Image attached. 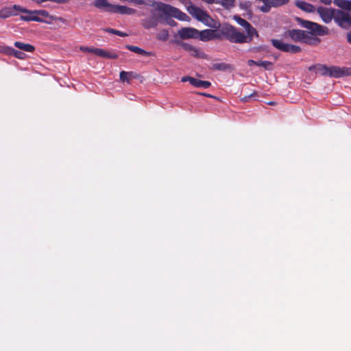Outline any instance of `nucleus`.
Segmentation results:
<instances>
[{
  "instance_id": "4c0bfd02",
  "label": "nucleus",
  "mask_w": 351,
  "mask_h": 351,
  "mask_svg": "<svg viewBox=\"0 0 351 351\" xmlns=\"http://www.w3.org/2000/svg\"><path fill=\"white\" fill-rule=\"evenodd\" d=\"M104 32H108V33H110V34H114L115 35V33H116V30L115 29H112V28H105L103 29Z\"/></svg>"
},
{
  "instance_id": "6ab92c4d",
  "label": "nucleus",
  "mask_w": 351,
  "mask_h": 351,
  "mask_svg": "<svg viewBox=\"0 0 351 351\" xmlns=\"http://www.w3.org/2000/svg\"><path fill=\"white\" fill-rule=\"evenodd\" d=\"M20 19L24 21H36L40 23H45L50 24L51 21H47L43 18L39 17L38 16H36L35 14H25L24 15H21Z\"/></svg>"
},
{
  "instance_id": "423d86ee",
  "label": "nucleus",
  "mask_w": 351,
  "mask_h": 351,
  "mask_svg": "<svg viewBox=\"0 0 351 351\" xmlns=\"http://www.w3.org/2000/svg\"><path fill=\"white\" fill-rule=\"evenodd\" d=\"M272 45L277 49L291 53H298L301 51V47L298 45L283 43L278 39H272L271 40Z\"/></svg>"
},
{
  "instance_id": "dca6fc26",
  "label": "nucleus",
  "mask_w": 351,
  "mask_h": 351,
  "mask_svg": "<svg viewBox=\"0 0 351 351\" xmlns=\"http://www.w3.org/2000/svg\"><path fill=\"white\" fill-rule=\"evenodd\" d=\"M152 16L145 18L141 21V25L145 29L155 28L158 24V17L155 15L153 10L151 12Z\"/></svg>"
},
{
  "instance_id": "c85d7f7f",
  "label": "nucleus",
  "mask_w": 351,
  "mask_h": 351,
  "mask_svg": "<svg viewBox=\"0 0 351 351\" xmlns=\"http://www.w3.org/2000/svg\"><path fill=\"white\" fill-rule=\"evenodd\" d=\"M257 66H261V67L264 68L265 70L270 71L273 68V63L271 62H269V61L259 60V61H258Z\"/></svg>"
},
{
  "instance_id": "c9c22d12",
  "label": "nucleus",
  "mask_w": 351,
  "mask_h": 351,
  "mask_svg": "<svg viewBox=\"0 0 351 351\" xmlns=\"http://www.w3.org/2000/svg\"><path fill=\"white\" fill-rule=\"evenodd\" d=\"M136 12V11L135 9H133L132 8H129L127 6L125 14L132 15V14H134Z\"/></svg>"
},
{
  "instance_id": "ddd939ff",
  "label": "nucleus",
  "mask_w": 351,
  "mask_h": 351,
  "mask_svg": "<svg viewBox=\"0 0 351 351\" xmlns=\"http://www.w3.org/2000/svg\"><path fill=\"white\" fill-rule=\"evenodd\" d=\"M198 38L202 41L206 42L215 38H221V36L215 30L208 29L201 32L198 31Z\"/></svg>"
},
{
  "instance_id": "0eeeda50",
  "label": "nucleus",
  "mask_w": 351,
  "mask_h": 351,
  "mask_svg": "<svg viewBox=\"0 0 351 351\" xmlns=\"http://www.w3.org/2000/svg\"><path fill=\"white\" fill-rule=\"evenodd\" d=\"M306 34L304 30L298 29H292L285 33V36L289 38L294 42H301L308 45H311V42L306 39Z\"/></svg>"
},
{
  "instance_id": "9b49d317",
  "label": "nucleus",
  "mask_w": 351,
  "mask_h": 351,
  "mask_svg": "<svg viewBox=\"0 0 351 351\" xmlns=\"http://www.w3.org/2000/svg\"><path fill=\"white\" fill-rule=\"evenodd\" d=\"M337 11V10L336 9H328L324 7H319L317 8V12L326 23H329L332 19L335 21V14Z\"/></svg>"
},
{
  "instance_id": "c756f323",
  "label": "nucleus",
  "mask_w": 351,
  "mask_h": 351,
  "mask_svg": "<svg viewBox=\"0 0 351 351\" xmlns=\"http://www.w3.org/2000/svg\"><path fill=\"white\" fill-rule=\"evenodd\" d=\"M234 19L239 25L244 28L250 27V23L248 21L239 16H235Z\"/></svg>"
},
{
  "instance_id": "ea45409f",
  "label": "nucleus",
  "mask_w": 351,
  "mask_h": 351,
  "mask_svg": "<svg viewBox=\"0 0 351 351\" xmlns=\"http://www.w3.org/2000/svg\"><path fill=\"white\" fill-rule=\"evenodd\" d=\"M257 64H258V61H255L254 60H249L247 61V65L250 66H254V65L257 66Z\"/></svg>"
},
{
  "instance_id": "cd10ccee",
  "label": "nucleus",
  "mask_w": 351,
  "mask_h": 351,
  "mask_svg": "<svg viewBox=\"0 0 351 351\" xmlns=\"http://www.w3.org/2000/svg\"><path fill=\"white\" fill-rule=\"evenodd\" d=\"M127 6L120 5H113L111 13H118L121 14H125Z\"/></svg>"
},
{
  "instance_id": "f8f14e48",
  "label": "nucleus",
  "mask_w": 351,
  "mask_h": 351,
  "mask_svg": "<svg viewBox=\"0 0 351 351\" xmlns=\"http://www.w3.org/2000/svg\"><path fill=\"white\" fill-rule=\"evenodd\" d=\"M289 0H266L265 4L261 5L259 9L264 13H267L271 8H278L289 3Z\"/></svg>"
},
{
  "instance_id": "6e6552de",
  "label": "nucleus",
  "mask_w": 351,
  "mask_h": 351,
  "mask_svg": "<svg viewBox=\"0 0 351 351\" xmlns=\"http://www.w3.org/2000/svg\"><path fill=\"white\" fill-rule=\"evenodd\" d=\"M335 23L343 29L351 27V14L337 10L335 14Z\"/></svg>"
},
{
  "instance_id": "5701e85b",
  "label": "nucleus",
  "mask_w": 351,
  "mask_h": 351,
  "mask_svg": "<svg viewBox=\"0 0 351 351\" xmlns=\"http://www.w3.org/2000/svg\"><path fill=\"white\" fill-rule=\"evenodd\" d=\"M191 85L197 88H208L211 86V83L208 81H203L197 78L191 79Z\"/></svg>"
},
{
  "instance_id": "1a4fd4ad",
  "label": "nucleus",
  "mask_w": 351,
  "mask_h": 351,
  "mask_svg": "<svg viewBox=\"0 0 351 351\" xmlns=\"http://www.w3.org/2000/svg\"><path fill=\"white\" fill-rule=\"evenodd\" d=\"M26 8H23L19 5H14L13 6L4 7L0 10V18L7 19L10 16L18 15L19 12L25 14Z\"/></svg>"
},
{
  "instance_id": "b1692460",
  "label": "nucleus",
  "mask_w": 351,
  "mask_h": 351,
  "mask_svg": "<svg viewBox=\"0 0 351 351\" xmlns=\"http://www.w3.org/2000/svg\"><path fill=\"white\" fill-rule=\"evenodd\" d=\"M14 45L16 48L23 51L32 52L35 49V47L33 45L30 44L23 43L19 41L15 42Z\"/></svg>"
},
{
  "instance_id": "37998d69",
  "label": "nucleus",
  "mask_w": 351,
  "mask_h": 351,
  "mask_svg": "<svg viewBox=\"0 0 351 351\" xmlns=\"http://www.w3.org/2000/svg\"><path fill=\"white\" fill-rule=\"evenodd\" d=\"M320 2L325 5H330L332 3V0H319Z\"/></svg>"
},
{
  "instance_id": "20e7f679",
  "label": "nucleus",
  "mask_w": 351,
  "mask_h": 351,
  "mask_svg": "<svg viewBox=\"0 0 351 351\" xmlns=\"http://www.w3.org/2000/svg\"><path fill=\"white\" fill-rule=\"evenodd\" d=\"M219 34L231 43H244L248 42L247 37L231 25L227 24L221 27Z\"/></svg>"
},
{
  "instance_id": "2eb2a0df",
  "label": "nucleus",
  "mask_w": 351,
  "mask_h": 351,
  "mask_svg": "<svg viewBox=\"0 0 351 351\" xmlns=\"http://www.w3.org/2000/svg\"><path fill=\"white\" fill-rule=\"evenodd\" d=\"M178 34L182 39L198 38V30L193 27H182Z\"/></svg>"
},
{
  "instance_id": "4be33fe9",
  "label": "nucleus",
  "mask_w": 351,
  "mask_h": 351,
  "mask_svg": "<svg viewBox=\"0 0 351 351\" xmlns=\"http://www.w3.org/2000/svg\"><path fill=\"white\" fill-rule=\"evenodd\" d=\"M125 48L128 49V50H130L135 53L139 54V55L147 56H150L152 55L151 52L147 51L137 46L128 45L125 46Z\"/></svg>"
},
{
  "instance_id": "49530a36",
  "label": "nucleus",
  "mask_w": 351,
  "mask_h": 351,
  "mask_svg": "<svg viewBox=\"0 0 351 351\" xmlns=\"http://www.w3.org/2000/svg\"><path fill=\"white\" fill-rule=\"evenodd\" d=\"M180 1H181L182 3H183L185 0H179Z\"/></svg>"
},
{
  "instance_id": "e433bc0d",
  "label": "nucleus",
  "mask_w": 351,
  "mask_h": 351,
  "mask_svg": "<svg viewBox=\"0 0 351 351\" xmlns=\"http://www.w3.org/2000/svg\"><path fill=\"white\" fill-rule=\"evenodd\" d=\"M191 79H194V77H190V76H184V77H182L181 81L183 82H189V83L191 84Z\"/></svg>"
},
{
  "instance_id": "a211bd4d",
  "label": "nucleus",
  "mask_w": 351,
  "mask_h": 351,
  "mask_svg": "<svg viewBox=\"0 0 351 351\" xmlns=\"http://www.w3.org/2000/svg\"><path fill=\"white\" fill-rule=\"evenodd\" d=\"M97 56L99 57H102L106 59H117L119 56L118 54L113 50L107 51L104 49L98 48Z\"/></svg>"
},
{
  "instance_id": "bb28decb",
  "label": "nucleus",
  "mask_w": 351,
  "mask_h": 351,
  "mask_svg": "<svg viewBox=\"0 0 351 351\" xmlns=\"http://www.w3.org/2000/svg\"><path fill=\"white\" fill-rule=\"evenodd\" d=\"M245 30L247 32V34L246 36L247 37V40H248L247 43H249L252 40V37L254 36H258V32H257L256 29L254 27H253L251 25H250V27H245Z\"/></svg>"
},
{
  "instance_id": "7ed1b4c3",
  "label": "nucleus",
  "mask_w": 351,
  "mask_h": 351,
  "mask_svg": "<svg viewBox=\"0 0 351 351\" xmlns=\"http://www.w3.org/2000/svg\"><path fill=\"white\" fill-rule=\"evenodd\" d=\"M148 5L154 6L156 11H158L160 14L159 16L160 18H162L163 16H173L180 21H190L189 16L180 11L179 9L173 7L170 5L162 3H155L153 2L152 4H147Z\"/></svg>"
},
{
  "instance_id": "de8ad7c7",
  "label": "nucleus",
  "mask_w": 351,
  "mask_h": 351,
  "mask_svg": "<svg viewBox=\"0 0 351 351\" xmlns=\"http://www.w3.org/2000/svg\"><path fill=\"white\" fill-rule=\"evenodd\" d=\"M144 15V14H138V16Z\"/></svg>"
},
{
  "instance_id": "f704fd0d",
  "label": "nucleus",
  "mask_w": 351,
  "mask_h": 351,
  "mask_svg": "<svg viewBox=\"0 0 351 351\" xmlns=\"http://www.w3.org/2000/svg\"><path fill=\"white\" fill-rule=\"evenodd\" d=\"M254 95H256V93L255 91H254L252 93H251L250 95H247V96H244L243 97H241V101H243V102H246L247 101V100L254 97Z\"/></svg>"
},
{
  "instance_id": "a878e982",
  "label": "nucleus",
  "mask_w": 351,
  "mask_h": 351,
  "mask_svg": "<svg viewBox=\"0 0 351 351\" xmlns=\"http://www.w3.org/2000/svg\"><path fill=\"white\" fill-rule=\"evenodd\" d=\"M232 68L230 64L221 62V63H214L212 65V69L216 71H226Z\"/></svg>"
},
{
  "instance_id": "393cba45",
  "label": "nucleus",
  "mask_w": 351,
  "mask_h": 351,
  "mask_svg": "<svg viewBox=\"0 0 351 351\" xmlns=\"http://www.w3.org/2000/svg\"><path fill=\"white\" fill-rule=\"evenodd\" d=\"M334 3L343 10L351 11V0H334Z\"/></svg>"
},
{
  "instance_id": "2f4dec72",
  "label": "nucleus",
  "mask_w": 351,
  "mask_h": 351,
  "mask_svg": "<svg viewBox=\"0 0 351 351\" xmlns=\"http://www.w3.org/2000/svg\"><path fill=\"white\" fill-rule=\"evenodd\" d=\"M80 49L82 51L91 53H93L97 56V51L98 50V48L82 46L80 47Z\"/></svg>"
},
{
  "instance_id": "4468645a",
  "label": "nucleus",
  "mask_w": 351,
  "mask_h": 351,
  "mask_svg": "<svg viewBox=\"0 0 351 351\" xmlns=\"http://www.w3.org/2000/svg\"><path fill=\"white\" fill-rule=\"evenodd\" d=\"M26 11L25 14H35L36 16H38L39 17L42 18H48L51 21H59L60 22L64 23L65 20L62 17H58L55 16H51L49 14V13L45 10H31L26 9Z\"/></svg>"
},
{
  "instance_id": "f03ea898",
  "label": "nucleus",
  "mask_w": 351,
  "mask_h": 351,
  "mask_svg": "<svg viewBox=\"0 0 351 351\" xmlns=\"http://www.w3.org/2000/svg\"><path fill=\"white\" fill-rule=\"evenodd\" d=\"M309 70L315 71L322 76L340 78L344 76L351 75V68L339 67L337 66H327L325 64H316L309 67Z\"/></svg>"
},
{
  "instance_id": "39448f33",
  "label": "nucleus",
  "mask_w": 351,
  "mask_h": 351,
  "mask_svg": "<svg viewBox=\"0 0 351 351\" xmlns=\"http://www.w3.org/2000/svg\"><path fill=\"white\" fill-rule=\"evenodd\" d=\"M188 12L197 21H201L204 25L210 27H214V20L209 14L202 9L197 8L192 4L187 7Z\"/></svg>"
},
{
  "instance_id": "72a5a7b5",
  "label": "nucleus",
  "mask_w": 351,
  "mask_h": 351,
  "mask_svg": "<svg viewBox=\"0 0 351 351\" xmlns=\"http://www.w3.org/2000/svg\"><path fill=\"white\" fill-rule=\"evenodd\" d=\"M129 73L126 72V71H122L120 72V79L121 80H122L123 82L125 81V80H128V75Z\"/></svg>"
},
{
  "instance_id": "9d476101",
  "label": "nucleus",
  "mask_w": 351,
  "mask_h": 351,
  "mask_svg": "<svg viewBox=\"0 0 351 351\" xmlns=\"http://www.w3.org/2000/svg\"><path fill=\"white\" fill-rule=\"evenodd\" d=\"M177 43L185 51H188L191 56L199 58H205L206 54L200 50V49L194 47L187 43L178 41Z\"/></svg>"
},
{
  "instance_id": "f257e3e1",
  "label": "nucleus",
  "mask_w": 351,
  "mask_h": 351,
  "mask_svg": "<svg viewBox=\"0 0 351 351\" xmlns=\"http://www.w3.org/2000/svg\"><path fill=\"white\" fill-rule=\"evenodd\" d=\"M296 21L300 27L306 29V31L304 30V32L306 34V39L311 42V45L314 44L315 42H320V40L317 36H325L328 33V27L318 23L299 17L296 18Z\"/></svg>"
},
{
  "instance_id": "a18cd8bd",
  "label": "nucleus",
  "mask_w": 351,
  "mask_h": 351,
  "mask_svg": "<svg viewBox=\"0 0 351 351\" xmlns=\"http://www.w3.org/2000/svg\"><path fill=\"white\" fill-rule=\"evenodd\" d=\"M202 95H204L205 97H211V98H215V97L213 96L212 95L210 94H208V93H200Z\"/></svg>"
},
{
  "instance_id": "79ce46f5",
  "label": "nucleus",
  "mask_w": 351,
  "mask_h": 351,
  "mask_svg": "<svg viewBox=\"0 0 351 351\" xmlns=\"http://www.w3.org/2000/svg\"><path fill=\"white\" fill-rule=\"evenodd\" d=\"M347 41L351 44V32H349L346 34Z\"/></svg>"
},
{
  "instance_id": "58836bf2",
  "label": "nucleus",
  "mask_w": 351,
  "mask_h": 351,
  "mask_svg": "<svg viewBox=\"0 0 351 351\" xmlns=\"http://www.w3.org/2000/svg\"><path fill=\"white\" fill-rule=\"evenodd\" d=\"M115 35L119 36L121 37H125L128 36V34L121 32L119 30H116Z\"/></svg>"
},
{
  "instance_id": "7c9ffc66",
  "label": "nucleus",
  "mask_w": 351,
  "mask_h": 351,
  "mask_svg": "<svg viewBox=\"0 0 351 351\" xmlns=\"http://www.w3.org/2000/svg\"><path fill=\"white\" fill-rule=\"evenodd\" d=\"M169 34L167 29H163L157 34V38L160 40L165 41L169 38Z\"/></svg>"
},
{
  "instance_id": "f3484780",
  "label": "nucleus",
  "mask_w": 351,
  "mask_h": 351,
  "mask_svg": "<svg viewBox=\"0 0 351 351\" xmlns=\"http://www.w3.org/2000/svg\"><path fill=\"white\" fill-rule=\"evenodd\" d=\"M93 5L98 9L108 12H111L113 5V4L110 3L107 0H95Z\"/></svg>"
},
{
  "instance_id": "473e14b6",
  "label": "nucleus",
  "mask_w": 351,
  "mask_h": 351,
  "mask_svg": "<svg viewBox=\"0 0 351 351\" xmlns=\"http://www.w3.org/2000/svg\"><path fill=\"white\" fill-rule=\"evenodd\" d=\"M234 2V0H221V4L226 7L232 6Z\"/></svg>"
},
{
  "instance_id": "a19ab883",
  "label": "nucleus",
  "mask_w": 351,
  "mask_h": 351,
  "mask_svg": "<svg viewBox=\"0 0 351 351\" xmlns=\"http://www.w3.org/2000/svg\"><path fill=\"white\" fill-rule=\"evenodd\" d=\"M49 1L57 3H66L69 1V0H49Z\"/></svg>"
},
{
  "instance_id": "412c9836",
  "label": "nucleus",
  "mask_w": 351,
  "mask_h": 351,
  "mask_svg": "<svg viewBox=\"0 0 351 351\" xmlns=\"http://www.w3.org/2000/svg\"><path fill=\"white\" fill-rule=\"evenodd\" d=\"M295 5L300 9L307 12H313L315 10V7L313 5L304 1H297Z\"/></svg>"
},
{
  "instance_id": "c03bdc74",
  "label": "nucleus",
  "mask_w": 351,
  "mask_h": 351,
  "mask_svg": "<svg viewBox=\"0 0 351 351\" xmlns=\"http://www.w3.org/2000/svg\"><path fill=\"white\" fill-rule=\"evenodd\" d=\"M32 1L35 2L37 4H40L42 3L49 1V0H32Z\"/></svg>"
},
{
  "instance_id": "aec40b11",
  "label": "nucleus",
  "mask_w": 351,
  "mask_h": 351,
  "mask_svg": "<svg viewBox=\"0 0 351 351\" xmlns=\"http://www.w3.org/2000/svg\"><path fill=\"white\" fill-rule=\"evenodd\" d=\"M4 51L8 54L18 59L23 60L26 58V55L24 52L18 51L10 47H5Z\"/></svg>"
}]
</instances>
